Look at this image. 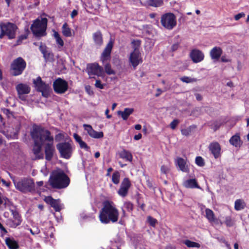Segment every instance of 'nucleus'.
<instances>
[{"mask_svg": "<svg viewBox=\"0 0 249 249\" xmlns=\"http://www.w3.org/2000/svg\"><path fill=\"white\" fill-rule=\"evenodd\" d=\"M119 212L116 206L111 201L106 200L103 203V207L100 211L99 218L101 223L108 224L115 223L119 219Z\"/></svg>", "mask_w": 249, "mask_h": 249, "instance_id": "obj_1", "label": "nucleus"}, {"mask_svg": "<svg viewBox=\"0 0 249 249\" xmlns=\"http://www.w3.org/2000/svg\"><path fill=\"white\" fill-rule=\"evenodd\" d=\"M43 128L40 126L35 125L33 127L31 132V136L34 142V145L33 149V153L36 159H43L44 154L41 152L42 146L44 145L43 138L42 132Z\"/></svg>", "mask_w": 249, "mask_h": 249, "instance_id": "obj_2", "label": "nucleus"}, {"mask_svg": "<svg viewBox=\"0 0 249 249\" xmlns=\"http://www.w3.org/2000/svg\"><path fill=\"white\" fill-rule=\"evenodd\" d=\"M49 182L53 188L61 189L69 185L70 179L62 170L57 169L53 172Z\"/></svg>", "mask_w": 249, "mask_h": 249, "instance_id": "obj_3", "label": "nucleus"}, {"mask_svg": "<svg viewBox=\"0 0 249 249\" xmlns=\"http://www.w3.org/2000/svg\"><path fill=\"white\" fill-rule=\"evenodd\" d=\"M10 178L15 188L23 193L31 192L35 190L34 182L31 178H16L12 176H10Z\"/></svg>", "mask_w": 249, "mask_h": 249, "instance_id": "obj_4", "label": "nucleus"}, {"mask_svg": "<svg viewBox=\"0 0 249 249\" xmlns=\"http://www.w3.org/2000/svg\"><path fill=\"white\" fill-rule=\"evenodd\" d=\"M42 133L45 145V158L47 160H50L55 151L53 145V138L51 135L50 131L47 129L43 128Z\"/></svg>", "mask_w": 249, "mask_h": 249, "instance_id": "obj_5", "label": "nucleus"}, {"mask_svg": "<svg viewBox=\"0 0 249 249\" xmlns=\"http://www.w3.org/2000/svg\"><path fill=\"white\" fill-rule=\"evenodd\" d=\"M47 19L45 18L36 19L34 21L31 27L33 34L37 37L46 35V30L47 25Z\"/></svg>", "mask_w": 249, "mask_h": 249, "instance_id": "obj_6", "label": "nucleus"}, {"mask_svg": "<svg viewBox=\"0 0 249 249\" xmlns=\"http://www.w3.org/2000/svg\"><path fill=\"white\" fill-rule=\"evenodd\" d=\"M1 33L0 38H2L4 36H8V38L12 39L15 37V33L17 26L10 22L2 23L0 24Z\"/></svg>", "mask_w": 249, "mask_h": 249, "instance_id": "obj_7", "label": "nucleus"}, {"mask_svg": "<svg viewBox=\"0 0 249 249\" xmlns=\"http://www.w3.org/2000/svg\"><path fill=\"white\" fill-rule=\"evenodd\" d=\"M161 25L168 30L173 29L177 25L176 17L172 13H167L161 17Z\"/></svg>", "mask_w": 249, "mask_h": 249, "instance_id": "obj_8", "label": "nucleus"}, {"mask_svg": "<svg viewBox=\"0 0 249 249\" xmlns=\"http://www.w3.org/2000/svg\"><path fill=\"white\" fill-rule=\"evenodd\" d=\"M26 62L21 57L15 59L11 64L12 74L17 76L20 74L26 67Z\"/></svg>", "mask_w": 249, "mask_h": 249, "instance_id": "obj_9", "label": "nucleus"}, {"mask_svg": "<svg viewBox=\"0 0 249 249\" xmlns=\"http://www.w3.org/2000/svg\"><path fill=\"white\" fill-rule=\"evenodd\" d=\"M34 84L37 90L42 93L43 96L47 97L49 95L51 89L49 84H47L42 81L41 77H38L34 80Z\"/></svg>", "mask_w": 249, "mask_h": 249, "instance_id": "obj_10", "label": "nucleus"}, {"mask_svg": "<svg viewBox=\"0 0 249 249\" xmlns=\"http://www.w3.org/2000/svg\"><path fill=\"white\" fill-rule=\"evenodd\" d=\"M87 71L90 78H93V75H97L101 77L104 75L103 69L97 63L88 64L87 68Z\"/></svg>", "mask_w": 249, "mask_h": 249, "instance_id": "obj_11", "label": "nucleus"}, {"mask_svg": "<svg viewBox=\"0 0 249 249\" xmlns=\"http://www.w3.org/2000/svg\"><path fill=\"white\" fill-rule=\"evenodd\" d=\"M56 147L62 157L69 159L72 154V149L71 145L68 142H62L58 144Z\"/></svg>", "mask_w": 249, "mask_h": 249, "instance_id": "obj_12", "label": "nucleus"}, {"mask_svg": "<svg viewBox=\"0 0 249 249\" xmlns=\"http://www.w3.org/2000/svg\"><path fill=\"white\" fill-rule=\"evenodd\" d=\"M53 87L55 92L62 94L67 90L68 84L67 82L59 78L54 81Z\"/></svg>", "mask_w": 249, "mask_h": 249, "instance_id": "obj_13", "label": "nucleus"}, {"mask_svg": "<svg viewBox=\"0 0 249 249\" xmlns=\"http://www.w3.org/2000/svg\"><path fill=\"white\" fill-rule=\"evenodd\" d=\"M129 60L134 69H135L139 64L142 62V56L138 49H135L133 52L130 53Z\"/></svg>", "mask_w": 249, "mask_h": 249, "instance_id": "obj_14", "label": "nucleus"}, {"mask_svg": "<svg viewBox=\"0 0 249 249\" xmlns=\"http://www.w3.org/2000/svg\"><path fill=\"white\" fill-rule=\"evenodd\" d=\"M113 42L110 40L104 50L100 57V60L103 64L107 63L110 59V54L113 47Z\"/></svg>", "mask_w": 249, "mask_h": 249, "instance_id": "obj_15", "label": "nucleus"}, {"mask_svg": "<svg viewBox=\"0 0 249 249\" xmlns=\"http://www.w3.org/2000/svg\"><path fill=\"white\" fill-rule=\"evenodd\" d=\"M16 90L18 92V97L22 100H26L24 94H28L30 92V87L25 84L20 83L16 86Z\"/></svg>", "mask_w": 249, "mask_h": 249, "instance_id": "obj_16", "label": "nucleus"}, {"mask_svg": "<svg viewBox=\"0 0 249 249\" xmlns=\"http://www.w3.org/2000/svg\"><path fill=\"white\" fill-rule=\"evenodd\" d=\"M175 163L182 172L185 173L189 172V163L186 159L178 157L175 159Z\"/></svg>", "mask_w": 249, "mask_h": 249, "instance_id": "obj_17", "label": "nucleus"}, {"mask_svg": "<svg viewBox=\"0 0 249 249\" xmlns=\"http://www.w3.org/2000/svg\"><path fill=\"white\" fill-rule=\"evenodd\" d=\"M131 186V182L128 178H124L122 181L120 188L118 191V194L122 196H125L127 193L128 190Z\"/></svg>", "mask_w": 249, "mask_h": 249, "instance_id": "obj_18", "label": "nucleus"}, {"mask_svg": "<svg viewBox=\"0 0 249 249\" xmlns=\"http://www.w3.org/2000/svg\"><path fill=\"white\" fill-rule=\"evenodd\" d=\"M83 127L85 130L87 132L89 135L94 139L102 138L104 136V134L102 132H98L94 130L92 126L89 124H84Z\"/></svg>", "mask_w": 249, "mask_h": 249, "instance_id": "obj_19", "label": "nucleus"}, {"mask_svg": "<svg viewBox=\"0 0 249 249\" xmlns=\"http://www.w3.org/2000/svg\"><path fill=\"white\" fill-rule=\"evenodd\" d=\"M190 56L193 62L197 63L201 62L204 58L203 53L198 49H194L191 51Z\"/></svg>", "mask_w": 249, "mask_h": 249, "instance_id": "obj_20", "label": "nucleus"}, {"mask_svg": "<svg viewBox=\"0 0 249 249\" xmlns=\"http://www.w3.org/2000/svg\"><path fill=\"white\" fill-rule=\"evenodd\" d=\"M19 130V126H17L15 128L9 126L7 128H5L1 131V132L9 139H15L17 138V135Z\"/></svg>", "mask_w": 249, "mask_h": 249, "instance_id": "obj_21", "label": "nucleus"}, {"mask_svg": "<svg viewBox=\"0 0 249 249\" xmlns=\"http://www.w3.org/2000/svg\"><path fill=\"white\" fill-rule=\"evenodd\" d=\"M13 218L12 219H8L7 221V224L10 227L16 228L21 224V220L19 214L16 212H13Z\"/></svg>", "mask_w": 249, "mask_h": 249, "instance_id": "obj_22", "label": "nucleus"}, {"mask_svg": "<svg viewBox=\"0 0 249 249\" xmlns=\"http://www.w3.org/2000/svg\"><path fill=\"white\" fill-rule=\"evenodd\" d=\"M183 186L186 188L193 189L198 188L201 189L198 185L196 180L195 178H191L186 179L183 181Z\"/></svg>", "mask_w": 249, "mask_h": 249, "instance_id": "obj_23", "label": "nucleus"}, {"mask_svg": "<svg viewBox=\"0 0 249 249\" xmlns=\"http://www.w3.org/2000/svg\"><path fill=\"white\" fill-rule=\"evenodd\" d=\"M222 50L219 47H213L210 52L211 58L213 60H217L222 54Z\"/></svg>", "mask_w": 249, "mask_h": 249, "instance_id": "obj_24", "label": "nucleus"}, {"mask_svg": "<svg viewBox=\"0 0 249 249\" xmlns=\"http://www.w3.org/2000/svg\"><path fill=\"white\" fill-rule=\"evenodd\" d=\"M210 150L215 158H217L220 155L221 147L217 142L212 143L210 145Z\"/></svg>", "mask_w": 249, "mask_h": 249, "instance_id": "obj_25", "label": "nucleus"}, {"mask_svg": "<svg viewBox=\"0 0 249 249\" xmlns=\"http://www.w3.org/2000/svg\"><path fill=\"white\" fill-rule=\"evenodd\" d=\"M92 37L94 44L97 47H100L102 45L103 43V37L100 31H97L93 33Z\"/></svg>", "mask_w": 249, "mask_h": 249, "instance_id": "obj_26", "label": "nucleus"}, {"mask_svg": "<svg viewBox=\"0 0 249 249\" xmlns=\"http://www.w3.org/2000/svg\"><path fill=\"white\" fill-rule=\"evenodd\" d=\"M134 112L132 108H125L124 111H118L117 115L120 116L124 120H126L129 116Z\"/></svg>", "mask_w": 249, "mask_h": 249, "instance_id": "obj_27", "label": "nucleus"}, {"mask_svg": "<svg viewBox=\"0 0 249 249\" xmlns=\"http://www.w3.org/2000/svg\"><path fill=\"white\" fill-rule=\"evenodd\" d=\"M138 0L142 5H147L155 7H160L161 6L163 3L162 0H146L145 4H143L140 0Z\"/></svg>", "mask_w": 249, "mask_h": 249, "instance_id": "obj_28", "label": "nucleus"}, {"mask_svg": "<svg viewBox=\"0 0 249 249\" xmlns=\"http://www.w3.org/2000/svg\"><path fill=\"white\" fill-rule=\"evenodd\" d=\"M229 142L231 145L236 147H240L242 144V142L240 139V136L238 134H236L231 137Z\"/></svg>", "mask_w": 249, "mask_h": 249, "instance_id": "obj_29", "label": "nucleus"}, {"mask_svg": "<svg viewBox=\"0 0 249 249\" xmlns=\"http://www.w3.org/2000/svg\"><path fill=\"white\" fill-rule=\"evenodd\" d=\"M5 243L8 247L10 249H17L18 248V242L13 238H6Z\"/></svg>", "mask_w": 249, "mask_h": 249, "instance_id": "obj_30", "label": "nucleus"}, {"mask_svg": "<svg viewBox=\"0 0 249 249\" xmlns=\"http://www.w3.org/2000/svg\"><path fill=\"white\" fill-rule=\"evenodd\" d=\"M119 156L121 158L126 161H132L133 156L131 153L126 150H123L119 153Z\"/></svg>", "mask_w": 249, "mask_h": 249, "instance_id": "obj_31", "label": "nucleus"}, {"mask_svg": "<svg viewBox=\"0 0 249 249\" xmlns=\"http://www.w3.org/2000/svg\"><path fill=\"white\" fill-rule=\"evenodd\" d=\"M62 33L65 37H71L72 36V31L68 26L67 23H65L62 28Z\"/></svg>", "mask_w": 249, "mask_h": 249, "instance_id": "obj_32", "label": "nucleus"}, {"mask_svg": "<svg viewBox=\"0 0 249 249\" xmlns=\"http://www.w3.org/2000/svg\"><path fill=\"white\" fill-rule=\"evenodd\" d=\"M246 207V203L242 199H237L234 203V209L236 211H240Z\"/></svg>", "mask_w": 249, "mask_h": 249, "instance_id": "obj_33", "label": "nucleus"}, {"mask_svg": "<svg viewBox=\"0 0 249 249\" xmlns=\"http://www.w3.org/2000/svg\"><path fill=\"white\" fill-rule=\"evenodd\" d=\"M205 216L211 223L215 221L214 213L213 211L210 209L207 208L205 209Z\"/></svg>", "mask_w": 249, "mask_h": 249, "instance_id": "obj_34", "label": "nucleus"}, {"mask_svg": "<svg viewBox=\"0 0 249 249\" xmlns=\"http://www.w3.org/2000/svg\"><path fill=\"white\" fill-rule=\"evenodd\" d=\"M53 36L55 39L56 43L59 46V47H62L64 45V41L59 33L55 31H53Z\"/></svg>", "mask_w": 249, "mask_h": 249, "instance_id": "obj_35", "label": "nucleus"}, {"mask_svg": "<svg viewBox=\"0 0 249 249\" xmlns=\"http://www.w3.org/2000/svg\"><path fill=\"white\" fill-rule=\"evenodd\" d=\"M51 206L53 207L56 211H60L63 208V205L60 202L59 199L54 200Z\"/></svg>", "mask_w": 249, "mask_h": 249, "instance_id": "obj_36", "label": "nucleus"}, {"mask_svg": "<svg viewBox=\"0 0 249 249\" xmlns=\"http://www.w3.org/2000/svg\"><path fill=\"white\" fill-rule=\"evenodd\" d=\"M184 244L189 248H199L200 247L199 244L189 240L185 241Z\"/></svg>", "mask_w": 249, "mask_h": 249, "instance_id": "obj_37", "label": "nucleus"}, {"mask_svg": "<svg viewBox=\"0 0 249 249\" xmlns=\"http://www.w3.org/2000/svg\"><path fill=\"white\" fill-rule=\"evenodd\" d=\"M120 175L118 172L116 171V172H114L112 174V182L115 184H118L120 182Z\"/></svg>", "mask_w": 249, "mask_h": 249, "instance_id": "obj_38", "label": "nucleus"}, {"mask_svg": "<svg viewBox=\"0 0 249 249\" xmlns=\"http://www.w3.org/2000/svg\"><path fill=\"white\" fill-rule=\"evenodd\" d=\"M180 80L183 82L186 83H193L197 81L196 78H192L187 76H183L180 78Z\"/></svg>", "mask_w": 249, "mask_h": 249, "instance_id": "obj_39", "label": "nucleus"}, {"mask_svg": "<svg viewBox=\"0 0 249 249\" xmlns=\"http://www.w3.org/2000/svg\"><path fill=\"white\" fill-rule=\"evenodd\" d=\"M104 67L105 71L107 74L111 75L115 74V71L113 70H112L111 66L109 64L106 63V64L105 65Z\"/></svg>", "mask_w": 249, "mask_h": 249, "instance_id": "obj_40", "label": "nucleus"}, {"mask_svg": "<svg viewBox=\"0 0 249 249\" xmlns=\"http://www.w3.org/2000/svg\"><path fill=\"white\" fill-rule=\"evenodd\" d=\"M170 169V164H168L167 165H162L160 168V171L162 174H167L169 173Z\"/></svg>", "mask_w": 249, "mask_h": 249, "instance_id": "obj_41", "label": "nucleus"}, {"mask_svg": "<svg viewBox=\"0 0 249 249\" xmlns=\"http://www.w3.org/2000/svg\"><path fill=\"white\" fill-rule=\"evenodd\" d=\"M225 224L228 227H231L234 225V221L231 216H226L225 217Z\"/></svg>", "mask_w": 249, "mask_h": 249, "instance_id": "obj_42", "label": "nucleus"}, {"mask_svg": "<svg viewBox=\"0 0 249 249\" xmlns=\"http://www.w3.org/2000/svg\"><path fill=\"white\" fill-rule=\"evenodd\" d=\"M196 163L199 166L204 165V162L203 158L201 157H196Z\"/></svg>", "mask_w": 249, "mask_h": 249, "instance_id": "obj_43", "label": "nucleus"}, {"mask_svg": "<svg viewBox=\"0 0 249 249\" xmlns=\"http://www.w3.org/2000/svg\"><path fill=\"white\" fill-rule=\"evenodd\" d=\"M124 208L128 211H131L133 210V204L129 202H125L124 203Z\"/></svg>", "mask_w": 249, "mask_h": 249, "instance_id": "obj_44", "label": "nucleus"}, {"mask_svg": "<svg viewBox=\"0 0 249 249\" xmlns=\"http://www.w3.org/2000/svg\"><path fill=\"white\" fill-rule=\"evenodd\" d=\"M80 147L84 149L85 150L88 151L89 150V147L88 146V145L84 141H82L80 142L79 143Z\"/></svg>", "mask_w": 249, "mask_h": 249, "instance_id": "obj_45", "label": "nucleus"}, {"mask_svg": "<svg viewBox=\"0 0 249 249\" xmlns=\"http://www.w3.org/2000/svg\"><path fill=\"white\" fill-rule=\"evenodd\" d=\"M95 86L96 88L99 89H103L104 88L105 84H102L100 80H96Z\"/></svg>", "mask_w": 249, "mask_h": 249, "instance_id": "obj_46", "label": "nucleus"}, {"mask_svg": "<svg viewBox=\"0 0 249 249\" xmlns=\"http://www.w3.org/2000/svg\"><path fill=\"white\" fill-rule=\"evenodd\" d=\"M147 221L149 222V223L150 224V225L152 226H154L156 224V223L157 222V221L156 219L151 217V216H148L147 217Z\"/></svg>", "mask_w": 249, "mask_h": 249, "instance_id": "obj_47", "label": "nucleus"}, {"mask_svg": "<svg viewBox=\"0 0 249 249\" xmlns=\"http://www.w3.org/2000/svg\"><path fill=\"white\" fill-rule=\"evenodd\" d=\"M178 124L179 121L177 119H175L170 124V127L172 129H175Z\"/></svg>", "mask_w": 249, "mask_h": 249, "instance_id": "obj_48", "label": "nucleus"}, {"mask_svg": "<svg viewBox=\"0 0 249 249\" xmlns=\"http://www.w3.org/2000/svg\"><path fill=\"white\" fill-rule=\"evenodd\" d=\"M181 134L185 136H187L190 135L191 133V129L189 128L182 129L181 131Z\"/></svg>", "mask_w": 249, "mask_h": 249, "instance_id": "obj_49", "label": "nucleus"}, {"mask_svg": "<svg viewBox=\"0 0 249 249\" xmlns=\"http://www.w3.org/2000/svg\"><path fill=\"white\" fill-rule=\"evenodd\" d=\"M55 199H53L51 196H47L44 198V201L48 204L52 205Z\"/></svg>", "mask_w": 249, "mask_h": 249, "instance_id": "obj_50", "label": "nucleus"}, {"mask_svg": "<svg viewBox=\"0 0 249 249\" xmlns=\"http://www.w3.org/2000/svg\"><path fill=\"white\" fill-rule=\"evenodd\" d=\"M245 17V14L243 12L239 13L234 16V19L235 20L237 21L239 20L241 18H244Z\"/></svg>", "mask_w": 249, "mask_h": 249, "instance_id": "obj_51", "label": "nucleus"}, {"mask_svg": "<svg viewBox=\"0 0 249 249\" xmlns=\"http://www.w3.org/2000/svg\"><path fill=\"white\" fill-rule=\"evenodd\" d=\"M85 89L89 95H92L93 94V91L91 90V87L89 85H87L85 86Z\"/></svg>", "mask_w": 249, "mask_h": 249, "instance_id": "obj_52", "label": "nucleus"}, {"mask_svg": "<svg viewBox=\"0 0 249 249\" xmlns=\"http://www.w3.org/2000/svg\"><path fill=\"white\" fill-rule=\"evenodd\" d=\"M221 61L223 62H230L231 61V60L225 55H223L221 57Z\"/></svg>", "mask_w": 249, "mask_h": 249, "instance_id": "obj_53", "label": "nucleus"}, {"mask_svg": "<svg viewBox=\"0 0 249 249\" xmlns=\"http://www.w3.org/2000/svg\"><path fill=\"white\" fill-rule=\"evenodd\" d=\"M73 137H74V139L75 140V141L78 143H79L80 142H81L82 141L81 139V138L78 134H77L76 133H74L73 134Z\"/></svg>", "mask_w": 249, "mask_h": 249, "instance_id": "obj_54", "label": "nucleus"}, {"mask_svg": "<svg viewBox=\"0 0 249 249\" xmlns=\"http://www.w3.org/2000/svg\"><path fill=\"white\" fill-rule=\"evenodd\" d=\"M27 38L26 35H22L19 36L18 39V43H19L22 41V40L25 39Z\"/></svg>", "mask_w": 249, "mask_h": 249, "instance_id": "obj_55", "label": "nucleus"}, {"mask_svg": "<svg viewBox=\"0 0 249 249\" xmlns=\"http://www.w3.org/2000/svg\"><path fill=\"white\" fill-rule=\"evenodd\" d=\"M1 181L2 183H3V184L5 186H6L7 187H9L10 186V185H11L10 182H7L5 180H4L3 179H2L1 180Z\"/></svg>", "mask_w": 249, "mask_h": 249, "instance_id": "obj_56", "label": "nucleus"}, {"mask_svg": "<svg viewBox=\"0 0 249 249\" xmlns=\"http://www.w3.org/2000/svg\"><path fill=\"white\" fill-rule=\"evenodd\" d=\"M142 137V135L141 133H139L138 135L134 136V139L136 141L140 140Z\"/></svg>", "mask_w": 249, "mask_h": 249, "instance_id": "obj_57", "label": "nucleus"}, {"mask_svg": "<svg viewBox=\"0 0 249 249\" xmlns=\"http://www.w3.org/2000/svg\"><path fill=\"white\" fill-rule=\"evenodd\" d=\"M41 171L43 173V174L44 175V176H47V174H48V171L47 170V169L46 168V167H43Z\"/></svg>", "mask_w": 249, "mask_h": 249, "instance_id": "obj_58", "label": "nucleus"}, {"mask_svg": "<svg viewBox=\"0 0 249 249\" xmlns=\"http://www.w3.org/2000/svg\"><path fill=\"white\" fill-rule=\"evenodd\" d=\"M195 96L197 101H201L202 99L201 95L198 93H196Z\"/></svg>", "mask_w": 249, "mask_h": 249, "instance_id": "obj_59", "label": "nucleus"}, {"mask_svg": "<svg viewBox=\"0 0 249 249\" xmlns=\"http://www.w3.org/2000/svg\"><path fill=\"white\" fill-rule=\"evenodd\" d=\"M78 14L77 11L76 10H73L71 13V17L73 18L75 17Z\"/></svg>", "mask_w": 249, "mask_h": 249, "instance_id": "obj_60", "label": "nucleus"}, {"mask_svg": "<svg viewBox=\"0 0 249 249\" xmlns=\"http://www.w3.org/2000/svg\"><path fill=\"white\" fill-rule=\"evenodd\" d=\"M0 230L1 231L3 232L4 233H6L7 232L6 230L3 227V225L1 224L0 222Z\"/></svg>", "mask_w": 249, "mask_h": 249, "instance_id": "obj_61", "label": "nucleus"}, {"mask_svg": "<svg viewBox=\"0 0 249 249\" xmlns=\"http://www.w3.org/2000/svg\"><path fill=\"white\" fill-rule=\"evenodd\" d=\"M109 109L107 108L105 111V114L107 116V118L108 119H110L111 117V116L108 114Z\"/></svg>", "mask_w": 249, "mask_h": 249, "instance_id": "obj_62", "label": "nucleus"}, {"mask_svg": "<svg viewBox=\"0 0 249 249\" xmlns=\"http://www.w3.org/2000/svg\"><path fill=\"white\" fill-rule=\"evenodd\" d=\"M40 232V231L38 228H36L34 230V233H33V235L38 234Z\"/></svg>", "mask_w": 249, "mask_h": 249, "instance_id": "obj_63", "label": "nucleus"}, {"mask_svg": "<svg viewBox=\"0 0 249 249\" xmlns=\"http://www.w3.org/2000/svg\"><path fill=\"white\" fill-rule=\"evenodd\" d=\"M142 128V126L141 124H136L135 125V128L136 130H140Z\"/></svg>", "mask_w": 249, "mask_h": 249, "instance_id": "obj_64", "label": "nucleus"}]
</instances>
